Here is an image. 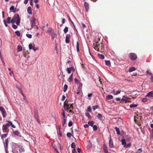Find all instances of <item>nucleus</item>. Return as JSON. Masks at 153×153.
Segmentation results:
<instances>
[{
    "instance_id": "nucleus-1",
    "label": "nucleus",
    "mask_w": 153,
    "mask_h": 153,
    "mask_svg": "<svg viewBox=\"0 0 153 153\" xmlns=\"http://www.w3.org/2000/svg\"><path fill=\"white\" fill-rule=\"evenodd\" d=\"M104 45L102 43L99 42H94L93 46L95 50L101 53H103L105 51V49L104 47Z\"/></svg>"
},
{
    "instance_id": "nucleus-2",
    "label": "nucleus",
    "mask_w": 153,
    "mask_h": 153,
    "mask_svg": "<svg viewBox=\"0 0 153 153\" xmlns=\"http://www.w3.org/2000/svg\"><path fill=\"white\" fill-rule=\"evenodd\" d=\"M10 125L13 128H15V126L14 125L11 121H8V123L6 124V125H3L2 126V130L4 132L7 133L9 131L8 129V127Z\"/></svg>"
},
{
    "instance_id": "nucleus-3",
    "label": "nucleus",
    "mask_w": 153,
    "mask_h": 153,
    "mask_svg": "<svg viewBox=\"0 0 153 153\" xmlns=\"http://www.w3.org/2000/svg\"><path fill=\"white\" fill-rule=\"evenodd\" d=\"M16 22V25H18L20 24V18L19 14H16L14 15L12 19L11 23L13 24Z\"/></svg>"
},
{
    "instance_id": "nucleus-4",
    "label": "nucleus",
    "mask_w": 153,
    "mask_h": 153,
    "mask_svg": "<svg viewBox=\"0 0 153 153\" xmlns=\"http://www.w3.org/2000/svg\"><path fill=\"white\" fill-rule=\"evenodd\" d=\"M128 56L131 59L133 60L136 59L137 57L136 54L133 53H129Z\"/></svg>"
},
{
    "instance_id": "nucleus-5",
    "label": "nucleus",
    "mask_w": 153,
    "mask_h": 153,
    "mask_svg": "<svg viewBox=\"0 0 153 153\" xmlns=\"http://www.w3.org/2000/svg\"><path fill=\"white\" fill-rule=\"evenodd\" d=\"M130 98H129L128 97H125V96H123V98H122V99L121 100L120 102H130Z\"/></svg>"
},
{
    "instance_id": "nucleus-6",
    "label": "nucleus",
    "mask_w": 153,
    "mask_h": 153,
    "mask_svg": "<svg viewBox=\"0 0 153 153\" xmlns=\"http://www.w3.org/2000/svg\"><path fill=\"white\" fill-rule=\"evenodd\" d=\"M0 110L1 112L3 117H5L6 116V114L4 108L2 106H0Z\"/></svg>"
},
{
    "instance_id": "nucleus-7",
    "label": "nucleus",
    "mask_w": 153,
    "mask_h": 153,
    "mask_svg": "<svg viewBox=\"0 0 153 153\" xmlns=\"http://www.w3.org/2000/svg\"><path fill=\"white\" fill-rule=\"evenodd\" d=\"M30 23L32 27L35 26L36 24V19L32 17L30 19Z\"/></svg>"
},
{
    "instance_id": "nucleus-8",
    "label": "nucleus",
    "mask_w": 153,
    "mask_h": 153,
    "mask_svg": "<svg viewBox=\"0 0 153 153\" xmlns=\"http://www.w3.org/2000/svg\"><path fill=\"white\" fill-rule=\"evenodd\" d=\"M10 11H12L13 13H15L16 12H18L19 11V9L15 8L14 7L13 5H12L10 8Z\"/></svg>"
},
{
    "instance_id": "nucleus-9",
    "label": "nucleus",
    "mask_w": 153,
    "mask_h": 153,
    "mask_svg": "<svg viewBox=\"0 0 153 153\" xmlns=\"http://www.w3.org/2000/svg\"><path fill=\"white\" fill-rule=\"evenodd\" d=\"M29 48L30 50L33 49L34 51H36L38 49V47H35L34 46H33L31 43L29 44Z\"/></svg>"
},
{
    "instance_id": "nucleus-10",
    "label": "nucleus",
    "mask_w": 153,
    "mask_h": 153,
    "mask_svg": "<svg viewBox=\"0 0 153 153\" xmlns=\"http://www.w3.org/2000/svg\"><path fill=\"white\" fill-rule=\"evenodd\" d=\"M71 35L70 34H67L66 37L65 42L66 43H69L70 41Z\"/></svg>"
},
{
    "instance_id": "nucleus-11",
    "label": "nucleus",
    "mask_w": 153,
    "mask_h": 153,
    "mask_svg": "<svg viewBox=\"0 0 153 153\" xmlns=\"http://www.w3.org/2000/svg\"><path fill=\"white\" fill-rule=\"evenodd\" d=\"M84 6L85 7L86 11L87 12H88L89 9V4L87 2H85L84 3Z\"/></svg>"
},
{
    "instance_id": "nucleus-12",
    "label": "nucleus",
    "mask_w": 153,
    "mask_h": 153,
    "mask_svg": "<svg viewBox=\"0 0 153 153\" xmlns=\"http://www.w3.org/2000/svg\"><path fill=\"white\" fill-rule=\"evenodd\" d=\"M146 96L149 97H153V91L148 92Z\"/></svg>"
},
{
    "instance_id": "nucleus-13",
    "label": "nucleus",
    "mask_w": 153,
    "mask_h": 153,
    "mask_svg": "<svg viewBox=\"0 0 153 153\" xmlns=\"http://www.w3.org/2000/svg\"><path fill=\"white\" fill-rule=\"evenodd\" d=\"M103 149L104 153H109L108 152L107 147L105 144L103 145Z\"/></svg>"
},
{
    "instance_id": "nucleus-14",
    "label": "nucleus",
    "mask_w": 153,
    "mask_h": 153,
    "mask_svg": "<svg viewBox=\"0 0 153 153\" xmlns=\"http://www.w3.org/2000/svg\"><path fill=\"white\" fill-rule=\"evenodd\" d=\"M67 106H69V104L68 103V101L66 100L64 103V108H66V107Z\"/></svg>"
},
{
    "instance_id": "nucleus-15",
    "label": "nucleus",
    "mask_w": 153,
    "mask_h": 153,
    "mask_svg": "<svg viewBox=\"0 0 153 153\" xmlns=\"http://www.w3.org/2000/svg\"><path fill=\"white\" fill-rule=\"evenodd\" d=\"M109 145L110 148H112L114 146L112 140H109Z\"/></svg>"
},
{
    "instance_id": "nucleus-16",
    "label": "nucleus",
    "mask_w": 153,
    "mask_h": 153,
    "mask_svg": "<svg viewBox=\"0 0 153 153\" xmlns=\"http://www.w3.org/2000/svg\"><path fill=\"white\" fill-rule=\"evenodd\" d=\"M97 117V118L100 120L101 121L102 120V116L101 114L100 113L98 114Z\"/></svg>"
},
{
    "instance_id": "nucleus-17",
    "label": "nucleus",
    "mask_w": 153,
    "mask_h": 153,
    "mask_svg": "<svg viewBox=\"0 0 153 153\" xmlns=\"http://www.w3.org/2000/svg\"><path fill=\"white\" fill-rule=\"evenodd\" d=\"M27 11L28 13L30 14H32V9L30 7H29L27 8Z\"/></svg>"
},
{
    "instance_id": "nucleus-18",
    "label": "nucleus",
    "mask_w": 153,
    "mask_h": 153,
    "mask_svg": "<svg viewBox=\"0 0 153 153\" xmlns=\"http://www.w3.org/2000/svg\"><path fill=\"white\" fill-rule=\"evenodd\" d=\"M47 33L51 35V33H53V30L52 28H49L47 30Z\"/></svg>"
},
{
    "instance_id": "nucleus-19",
    "label": "nucleus",
    "mask_w": 153,
    "mask_h": 153,
    "mask_svg": "<svg viewBox=\"0 0 153 153\" xmlns=\"http://www.w3.org/2000/svg\"><path fill=\"white\" fill-rule=\"evenodd\" d=\"M114 128L117 131V134L118 135H120V133L119 128H118L117 127H115Z\"/></svg>"
},
{
    "instance_id": "nucleus-20",
    "label": "nucleus",
    "mask_w": 153,
    "mask_h": 153,
    "mask_svg": "<svg viewBox=\"0 0 153 153\" xmlns=\"http://www.w3.org/2000/svg\"><path fill=\"white\" fill-rule=\"evenodd\" d=\"M97 56L100 58L102 59H104L105 58V56L104 55L101 54L99 53L97 54Z\"/></svg>"
},
{
    "instance_id": "nucleus-21",
    "label": "nucleus",
    "mask_w": 153,
    "mask_h": 153,
    "mask_svg": "<svg viewBox=\"0 0 153 153\" xmlns=\"http://www.w3.org/2000/svg\"><path fill=\"white\" fill-rule=\"evenodd\" d=\"M50 35L51 36L52 39L53 40L55 38L57 37V34H55L53 33H51Z\"/></svg>"
},
{
    "instance_id": "nucleus-22",
    "label": "nucleus",
    "mask_w": 153,
    "mask_h": 153,
    "mask_svg": "<svg viewBox=\"0 0 153 153\" xmlns=\"http://www.w3.org/2000/svg\"><path fill=\"white\" fill-rule=\"evenodd\" d=\"M22 47L21 45H18L17 48V51L20 52L22 51Z\"/></svg>"
},
{
    "instance_id": "nucleus-23",
    "label": "nucleus",
    "mask_w": 153,
    "mask_h": 153,
    "mask_svg": "<svg viewBox=\"0 0 153 153\" xmlns=\"http://www.w3.org/2000/svg\"><path fill=\"white\" fill-rule=\"evenodd\" d=\"M136 70V68L134 67H132L130 68L129 69L128 71L129 72H131L132 71H135Z\"/></svg>"
},
{
    "instance_id": "nucleus-24",
    "label": "nucleus",
    "mask_w": 153,
    "mask_h": 153,
    "mask_svg": "<svg viewBox=\"0 0 153 153\" xmlns=\"http://www.w3.org/2000/svg\"><path fill=\"white\" fill-rule=\"evenodd\" d=\"M113 96L111 95H108L106 96V99L107 100H109L110 99H113Z\"/></svg>"
},
{
    "instance_id": "nucleus-25",
    "label": "nucleus",
    "mask_w": 153,
    "mask_h": 153,
    "mask_svg": "<svg viewBox=\"0 0 153 153\" xmlns=\"http://www.w3.org/2000/svg\"><path fill=\"white\" fill-rule=\"evenodd\" d=\"M76 48L77 49V51L78 52L79 51V44L78 42H76Z\"/></svg>"
},
{
    "instance_id": "nucleus-26",
    "label": "nucleus",
    "mask_w": 153,
    "mask_h": 153,
    "mask_svg": "<svg viewBox=\"0 0 153 153\" xmlns=\"http://www.w3.org/2000/svg\"><path fill=\"white\" fill-rule=\"evenodd\" d=\"M7 22L8 23H11L12 22V19H11V18L10 17H8L7 18Z\"/></svg>"
},
{
    "instance_id": "nucleus-27",
    "label": "nucleus",
    "mask_w": 153,
    "mask_h": 153,
    "mask_svg": "<svg viewBox=\"0 0 153 153\" xmlns=\"http://www.w3.org/2000/svg\"><path fill=\"white\" fill-rule=\"evenodd\" d=\"M105 63L106 65L108 66L111 65V62L109 60H105Z\"/></svg>"
},
{
    "instance_id": "nucleus-28",
    "label": "nucleus",
    "mask_w": 153,
    "mask_h": 153,
    "mask_svg": "<svg viewBox=\"0 0 153 153\" xmlns=\"http://www.w3.org/2000/svg\"><path fill=\"white\" fill-rule=\"evenodd\" d=\"M88 123L89 125H90L91 126H93L94 123V122L93 121H89L88 122Z\"/></svg>"
},
{
    "instance_id": "nucleus-29",
    "label": "nucleus",
    "mask_w": 153,
    "mask_h": 153,
    "mask_svg": "<svg viewBox=\"0 0 153 153\" xmlns=\"http://www.w3.org/2000/svg\"><path fill=\"white\" fill-rule=\"evenodd\" d=\"M71 147L72 148H74V149H75V148L76 147V146L74 143L73 142L71 143Z\"/></svg>"
},
{
    "instance_id": "nucleus-30",
    "label": "nucleus",
    "mask_w": 153,
    "mask_h": 153,
    "mask_svg": "<svg viewBox=\"0 0 153 153\" xmlns=\"http://www.w3.org/2000/svg\"><path fill=\"white\" fill-rule=\"evenodd\" d=\"M5 143L4 144V146L5 147H6L7 148L8 146V139H6L5 140Z\"/></svg>"
},
{
    "instance_id": "nucleus-31",
    "label": "nucleus",
    "mask_w": 153,
    "mask_h": 153,
    "mask_svg": "<svg viewBox=\"0 0 153 153\" xmlns=\"http://www.w3.org/2000/svg\"><path fill=\"white\" fill-rule=\"evenodd\" d=\"M68 85H65L64 86L63 91L64 92H65L68 88Z\"/></svg>"
},
{
    "instance_id": "nucleus-32",
    "label": "nucleus",
    "mask_w": 153,
    "mask_h": 153,
    "mask_svg": "<svg viewBox=\"0 0 153 153\" xmlns=\"http://www.w3.org/2000/svg\"><path fill=\"white\" fill-rule=\"evenodd\" d=\"M122 144L123 145H124V146L126 145V140L125 139H123L121 140Z\"/></svg>"
},
{
    "instance_id": "nucleus-33",
    "label": "nucleus",
    "mask_w": 153,
    "mask_h": 153,
    "mask_svg": "<svg viewBox=\"0 0 153 153\" xmlns=\"http://www.w3.org/2000/svg\"><path fill=\"white\" fill-rule=\"evenodd\" d=\"M85 115L87 116L89 119H91V116L90 115V114L88 113H86L85 114Z\"/></svg>"
},
{
    "instance_id": "nucleus-34",
    "label": "nucleus",
    "mask_w": 153,
    "mask_h": 153,
    "mask_svg": "<svg viewBox=\"0 0 153 153\" xmlns=\"http://www.w3.org/2000/svg\"><path fill=\"white\" fill-rule=\"evenodd\" d=\"M73 81V78L69 77L68 79V81L70 82H71Z\"/></svg>"
},
{
    "instance_id": "nucleus-35",
    "label": "nucleus",
    "mask_w": 153,
    "mask_h": 153,
    "mask_svg": "<svg viewBox=\"0 0 153 153\" xmlns=\"http://www.w3.org/2000/svg\"><path fill=\"white\" fill-rule=\"evenodd\" d=\"M131 144L130 143H129V144H128L127 145L126 144V145L124 146V147L126 148H129V147H131Z\"/></svg>"
},
{
    "instance_id": "nucleus-36",
    "label": "nucleus",
    "mask_w": 153,
    "mask_h": 153,
    "mask_svg": "<svg viewBox=\"0 0 153 153\" xmlns=\"http://www.w3.org/2000/svg\"><path fill=\"white\" fill-rule=\"evenodd\" d=\"M63 30L65 33H66L68 31V27H65Z\"/></svg>"
},
{
    "instance_id": "nucleus-37",
    "label": "nucleus",
    "mask_w": 153,
    "mask_h": 153,
    "mask_svg": "<svg viewBox=\"0 0 153 153\" xmlns=\"http://www.w3.org/2000/svg\"><path fill=\"white\" fill-rule=\"evenodd\" d=\"M13 133L16 135H18L19 134L20 132L17 131H13Z\"/></svg>"
},
{
    "instance_id": "nucleus-38",
    "label": "nucleus",
    "mask_w": 153,
    "mask_h": 153,
    "mask_svg": "<svg viewBox=\"0 0 153 153\" xmlns=\"http://www.w3.org/2000/svg\"><path fill=\"white\" fill-rule=\"evenodd\" d=\"M67 136L68 137L70 138L72 135L70 133L68 132L67 133Z\"/></svg>"
},
{
    "instance_id": "nucleus-39",
    "label": "nucleus",
    "mask_w": 153,
    "mask_h": 153,
    "mask_svg": "<svg viewBox=\"0 0 153 153\" xmlns=\"http://www.w3.org/2000/svg\"><path fill=\"white\" fill-rule=\"evenodd\" d=\"M15 33L16 35L18 36H20V33L19 31L18 30L16 31Z\"/></svg>"
},
{
    "instance_id": "nucleus-40",
    "label": "nucleus",
    "mask_w": 153,
    "mask_h": 153,
    "mask_svg": "<svg viewBox=\"0 0 153 153\" xmlns=\"http://www.w3.org/2000/svg\"><path fill=\"white\" fill-rule=\"evenodd\" d=\"M99 106L97 105H95L93 106V109L94 111H95L96 109L98 108Z\"/></svg>"
},
{
    "instance_id": "nucleus-41",
    "label": "nucleus",
    "mask_w": 153,
    "mask_h": 153,
    "mask_svg": "<svg viewBox=\"0 0 153 153\" xmlns=\"http://www.w3.org/2000/svg\"><path fill=\"white\" fill-rule=\"evenodd\" d=\"M137 106V105L136 104H131L130 105V107L131 108H134L135 107Z\"/></svg>"
},
{
    "instance_id": "nucleus-42",
    "label": "nucleus",
    "mask_w": 153,
    "mask_h": 153,
    "mask_svg": "<svg viewBox=\"0 0 153 153\" xmlns=\"http://www.w3.org/2000/svg\"><path fill=\"white\" fill-rule=\"evenodd\" d=\"M94 131H96L97 130V127L96 125H94L93 126Z\"/></svg>"
},
{
    "instance_id": "nucleus-43",
    "label": "nucleus",
    "mask_w": 153,
    "mask_h": 153,
    "mask_svg": "<svg viewBox=\"0 0 153 153\" xmlns=\"http://www.w3.org/2000/svg\"><path fill=\"white\" fill-rule=\"evenodd\" d=\"M142 152V149L141 148L139 149L137 151V153H141Z\"/></svg>"
},
{
    "instance_id": "nucleus-44",
    "label": "nucleus",
    "mask_w": 153,
    "mask_h": 153,
    "mask_svg": "<svg viewBox=\"0 0 153 153\" xmlns=\"http://www.w3.org/2000/svg\"><path fill=\"white\" fill-rule=\"evenodd\" d=\"M74 80L76 84H78L79 82V80L76 78L74 79Z\"/></svg>"
},
{
    "instance_id": "nucleus-45",
    "label": "nucleus",
    "mask_w": 153,
    "mask_h": 153,
    "mask_svg": "<svg viewBox=\"0 0 153 153\" xmlns=\"http://www.w3.org/2000/svg\"><path fill=\"white\" fill-rule=\"evenodd\" d=\"M26 36L29 38L30 39L32 37V35L30 34H26Z\"/></svg>"
},
{
    "instance_id": "nucleus-46",
    "label": "nucleus",
    "mask_w": 153,
    "mask_h": 153,
    "mask_svg": "<svg viewBox=\"0 0 153 153\" xmlns=\"http://www.w3.org/2000/svg\"><path fill=\"white\" fill-rule=\"evenodd\" d=\"M66 123V120L65 119L63 118V120L62 121V123L63 125H64Z\"/></svg>"
},
{
    "instance_id": "nucleus-47",
    "label": "nucleus",
    "mask_w": 153,
    "mask_h": 153,
    "mask_svg": "<svg viewBox=\"0 0 153 153\" xmlns=\"http://www.w3.org/2000/svg\"><path fill=\"white\" fill-rule=\"evenodd\" d=\"M66 71L68 74H70L71 73V70L69 68H67Z\"/></svg>"
},
{
    "instance_id": "nucleus-48",
    "label": "nucleus",
    "mask_w": 153,
    "mask_h": 153,
    "mask_svg": "<svg viewBox=\"0 0 153 153\" xmlns=\"http://www.w3.org/2000/svg\"><path fill=\"white\" fill-rule=\"evenodd\" d=\"M73 125V123L72 121H70L68 123V126L69 127Z\"/></svg>"
},
{
    "instance_id": "nucleus-49",
    "label": "nucleus",
    "mask_w": 153,
    "mask_h": 153,
    "mask_svg": "<svg viewBox=\"0 0 153 153\" xmlns=\"http://www.w3.org/2000/svg\"><path fill=\"white\" fill-rule=\"evenodd\" d=\"M7 134H3L1 136L2 138H5L7 137Z\"/></svg>"
},
{
    "instance_id": "nucleus-50",
    "label": "nucleus",
    "mask_w": 153,
    "mask_h": 153,
    "mask_svg": "<svg viewBox=\"0 0 153 153\" xmlns=\"http://www.w3.org/2000/svg\"><path fill=\"white\" fill-rule=\"evenodd\" d=\"M87 110L88 111L91 112V109L90 106H89L87 108Z\"/></svg>"
},
{
    "instance_id": "nucleus-51",
    "label": "nucleus",
    "mask_w": 153,
    "mask_h": 153,
    "mask_svg": "<svg viewBox=\"0 0 153 153\" xmlns=\"http://www.w3.org/2000/svg\"><path fill=\"white\" fill-rule=\"evenodd\" d=\"M12 27L14 29H16L18 27L16 25L13 24L12 25Z\"/></svg>"
},
{
    "instance_id": "nucleus-52",
    "label": "nucleus",
    "mask_w": 153,
    "mask_h": 153,
    "mask_svg": "<svg viewBox=\"0 0 153 153\" xmlns=\"http://www.w3.org/2000/svg\"><path fill=\"white\" fill-rule=\"evenodd\" d=\"M62 111H63V112L62 114V115L63 116L64 118H65V112L63 109L62 110Z\"/></svg>"
},
{
    "instance_id": "nucleus-53",
    "label": "nucleus",
    "mask_w": 153,
    "mask_h": 153,
    "mask_svg": "<svg viewBox=\"0 0 153 153\" xmlns=\"http://www.w3.org/2000/svg\"><path fill=\"white\" fill-rule=\"evenodd\" d=\"M121 91L120 90H118L115 94V95H117L120 93V92Z\"/></svg>"
},
{
    "instance_id": "nucleus-54",
    "label": "nucleus",
    "mask_w": 153,
    "mask_h": 153,
    "mask_svg": "<svg viewBox=\"0 0 153 153\" xmlns=\"http://www.w3.org/2000/svg\"><path fill=\"white\" fill-rule=\"evenodd\" d=\"M34 117L35 118V119H36V120H37V119L39 118V115L38 114H35L34 115Z\"/></svg>"
},
{
    "instance_id": "nucleus-55",
    "label": "nucleus",
    "mask_w": 153,
    "mask_h": 153,
    "mask_svg": "<svg viewBox=\"0 0 153 153\" xmlns=\"http://www.w3.org/2000/svg\"><path fill=\"white\" fill-rule=\"evenodd\" d=\"M70 69L71 71H73V72L75 71V69L74 67H71V68H70Z\"/></svg>"
},
{
    "instance_id": "nucleus-56",
    "label": "nucleus",
    "mask_w": 153,
    "mask_h": 153,
    "mask_svg": "<svg viewBox=\"0 0 153 153\" xmlns=\"http://www.w3.org/2000/svg\"><path fill=\"white\" fill-rule=\"evenodd\" d=\"M70 104L71 105L70 106H69V109L71 108V109H74V108H73V104Z\"/></svg>"
},
{
    "instance_id": "nucleus-57",
    "label": "nucleus",
    "mask_w": 153,
    "mask_h": 153,
    "mask_svg": "<svg viewBox=\"0 0 153 153\" xmlns=\"http://www.w3.org/2000/svg\"><path fill=\"white\" fill-rule=\"evenodd\" d=\"M10 75L11 76H12L13 75H14V74H13V71H10Z\"/></svg>"
},
{
    "instance_id": "nucleus-58",
    "label": "nucleus",
    "mask_w": 153,
    "mask_h": 153,
    "mask_svg": "<svg viewBox=\"0 0 153 153\" xmlns=\"http://www.w3.org/2000/svg\"><path fill=\"white\" fill-rule=\"evenodd\" d=\"M65 98L66 97H65V96L64 95H63L62 96V98L61 99V100L62 101H64V100L65 99Z\"/></svg>"
},
{
    "instance_id": "nucleus-59",
    "label": "nucleus",
    "mask_w": 153,
    "mask_h": 153,
    "mask_svg": "<svg viewBox=\"0 0 153 153\" xmlns=\"http://www.w3.org/2000/svg\"><path fill=\"white\" fill-rule=\"evenodd\" d=\"M3 21H4V23L5 26L6 27H7L8 26V25L6 23V21L5 20H3Z\"/></svg>"
},
{
    "instance_id": "nucleus-60",
    "label": "nucleus",
    "mask_w": 153,
    "mask_h": 153,
    "mask_svg": "<svg viewBox=\"0 0 153 153\" xmlns=\"http://www.w3.org/2000/svg\"><path fill=\"white\" fill-rule=\"evenodd\" d=\"M80 90L79 88L78 90H77V91L76 92V93L78 95L80 93Z\"/></svg>"
},
{
    "instance_id": "nucleus-61",
    "label": "nucleus",
    "mask_w": 153,
    "mask_h": 153,
    "mask_svg": "<svg viewBox=\"0 0 153 153\" xmlns=\"http://www.w3.org/2000/svg\"><path fill=\"white\" fill-rule=\"evenodd\" d=\"M84 127L85 128H88V127H89V125H88V124H85V125H84Z\"/></svg>"
},
{
    "instance_id": "nucleus-62",
    "label": "nucleus",
    "mask_w": 153,
    "mask_h": 153,
    "mask_svg": "<svg viewBox=\"0 0 153 153\" xmlns=\"http://www.w3.org/2000/svg\"><path fill=\"white\" fill-rule=\"evenodd\" d=\"M65 109H66L67 110V111L68 112L69 110V106H66V108H65Z\"/></svg>"
},
{
    "instance_id": "nucleus-63",
    "label": "nucleus",
    "mask_w": 153,
    "mask_h": 153,
    "mask_svg": "<svg viewBox=\"0 0 153 153\" xmlns=\"http://www.w3.org/2000/svg\"><path fill=\"white\" fill-rule=\"evenodd\" d=\"M146 73L148 74H150L152 76V73L151 72H149V71H148V70H147V71H146Z\"/></svg>"
},
{
    "instance_id": "nucleus-64",
    "label": "nucleus",
    "mask_w": 153,
    "mask_h": 153,
    "mask_svg": "<svg viewBox=\"0 0 153 153\" xmlns=\"http://www.w3.org/2000/svg\"><path fill=\"white\" fill-rule=\"evenodd\" d=\"M72 153H77L75 149H73L72 151Z\"/></svg>"
}]
</instances>
